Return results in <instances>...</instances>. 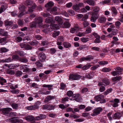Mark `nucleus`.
Instances as JSON below:
<instances>
[{
    "mask_svg": "<svg viewBox=\"0 0 123 123\" xmlns=\"http://www.w3.org/2000/svg\"><path fill=\"white\" fill-rule=\"evenodd\" d=\"M102 82H99L98 84V86H100L101 85H104L105 86L106 85H109L110 82L109 79L107 78H104L102 80Z\"/></svg>",
    "mask_w": 123,
    "mask_h": 123,
    "instance_id": "20e7f679",
    "label": "nucleus"
},
{
    "mask_svg": "<svg viewBox=\"0 0 123 123\" xmlns=\"http://www.w3.org/2000/svg\"><path fill=\"white\" fill-rule=\"evenodd\" d=\"M64 26L66 28H68L70 26V24L68 22H65L64 23Z\"/></svg>",
    "mask_w": 123,
    "mask_h": 123,
    "instance_id": "8fccbe9b",
    "label": "nucleus"
},
{
    "mask_svg": "<svg viewBox=\"0 0 123 123\" xmlns=\"http://www.w3.org/2000/svg\"><path fill=\"white\" fill-rule=\"evenodd\" d=\"M121 113L119 112H117L115 113L113 115V117L114 119H119L122 117Z\"/></svg>",
    "mask_w": 123,
    "mask_h": 123,
    "instance_id": "dca6fc26",
    "label": "nucleus"
},
{
    "mask_svg": "<svg viewBox=\"0 0 123 123\" xmlns=\"http://www.w3.org/2000/svg\"><path fill=\"white\" fill-rule=\"evenodd\" d=\"M25 4L27 5H29L30 6H32L33 9H35L36 7V5L33 1L31 0H29L26 1L25 3Z\"/></svg>",
    "mask_w": 123,
    "mask_h": 123,
    "instance_id": "0eeeda50",
    "label": "nucleus"
},
{
    "mask_svg": "<svg viewBox=\"0 0 123 123\" xmlns=\"http://www.w3.org/2000/svg\"><path fill=\"white\" fill-rule=\"evenodd\" d=\"M111 10L112 14L115 16L116 15L117 13V11L116 8L114 7H113L111 8Z\"/></svg>",
    "mask_w": 123,
    "mask_h": 123,
    "instance_id": "cd10ccee",
    "label": "nucleus"
},
{
    "mask_svg": "<svg viewBox=\"0 0 123 123\" xmlns=\"http://www.w3.org/2000/svg\"><path fill=\"white\" fill-rule=\"evenodd\" d=\"M43 28H45L42 31L46 33L52 31L53 29L57 30L59 28V27L58 25L54 24H52L50 26L48 24H46L43 25Z\"/></svg>",
    "mask_w": 123,
    "mask_h": 123,
    "instance_id": "f257e3e1",
    "label": "nucleus"
},
{
    "mask_svg": "<svg viewBox=\"0 0 123 123\" xmlns=\"http://www.w3.org/2000/svg\"><path fill=\"white\" fill-rule=\"evenodd\" d=\"M98 18H95L94 16H92L90 18L91 21L93 22H95L96 21V20Z\"/></svg>",
    "mask_w": 123,
    "mask_h": 123,
    "instance_id": "bf43d9fd",
    "label": "nucleus"
},
{
    "mask_svg": "<svg viewBox=\"0 0 123 123\" xmlns=\"http://www.w3.org/2000/svg\"><path fill=\"white\" fill-rule=\"evenodd\" d=\"M25 49L27 50H31L32 49V47L29 44H27L25 47Z\"/></svg>",
    "mask_w": 123,
    "mask_h": 123,
    "instance_id": "0e129e2a",
    "label": "nucleus"
},
{
    "mask_svg": "<svg viewBox=\"0 0 123 123\" xmlns=\"http://www.w3.org/2000/svg\"><path fill=\"white\" fill-rule=\"evenodd\" d=\"M44 21L46 23H50L53 22V19L52 17H48L45 19Z\"/></svg>",
    "mask_w": 123,
    "mask_h": 123,
    "instance_id": "f3484780",
    "label": "nucleus"
},
{
    "mask_svg": "<svg viewBox=\"0 0 123 123\" xmlns=\"http://www.w3.org/2000/svg\"><path fill=\"white\" fill-rule=\"evenodd\" d=\"M98 13L93 12H92V16H94L95 17V18H98Z\"/></svg>",
    "mask_w": 123,
    "mask_h": 123,
    "instance_id": "603ef678",
    "label": "nucleus"
},
{
    "mask_svg": "<svg viewBox=\"0 0 123 123\" xmlns=\"http://www.w3.org/2000/svg\"><path fill=\"white\" fill-rule=\"evenodd\" d=\"M45 118V116L42 114H40L39 116L35 118V119L36 120H39Z\"/></svg>",
    "mask_w": 123,
    "mask_h": 123,
    "instance_id": "412c9836",
    "label": "nucleus"
},
{
    "mask_svg": "<svg viewBox=\"0 0 123 123\" xmlns=\"http://www.w3.org/2000/svg\"><path fill=\"white\" fill-rule=\"evenodd\" d=\"M73 9L77 12H78L80 11V8L77 4L74 5L73 6Z\"/></svg>",
    "mask_w": 123,
    "mask_h": 123,
    "instance_id": "473e14b6",
    "label": "nucleus"
},
{
    "mask_svg": "<svg viewBox=\"0 0 123 123\" xmlns=\"http://www.w3.org/2000/svg\"><path fill=\"white\" fill-rule=\"evenodd\" d=\"M6 39V37L0 39V43H1V45H4L6 43L5 41Z\"/></svg>",
    "mask_w": 123,
    "mask_h": 123,
    "instance_id": "a878e982",
    "label": "nucleus"
},
{
    "mask_svg": "<svg viewBox=\"0 0 123 123\" xmlns=\"http://www.w3.org/2000/svg\"><path fill=\"white\" fill-rule=\"evenodd\" d=\"M22 74V72L20 71H18L16 72L15 75L17 77L20 76Z\"/></svg>",
    "mask_w": 123,
    "mask_h": 123,
    "instance_id": "09e8293b",
    "label": "nucleus"
},
{
    "mask_svg": "<svg viewBox=\"0 0 123 123\" xmlns=\"http://www.w3.org/2000/svg\"><path fill=\"white\" fill-rule=\"evenodd\" d=\"M86 2L90 6H93L95 5V2L93 0H87Z\"/></svg>",
    "mask_w": 123,
    "mask_h": 123,
    "instance_id": "bb28decb",
    "label": "nucleus"
},
{
    "mask_svg": "<svg viewBox=\"0 0 123 123\" xmlns=\"http://www.w3.org/2000/svg\"><path fill=\"white\" fill-rule=\"evenodd\" d=\"M80 77V76L79 74H71L69 75V79H71L73 80H76L79 79Z\"/></svg>",
    "mask_w": 123,
    "mask_h": 123,
    "instance_id": "6e6552de",
    "label": "nucleus"
},
{
    "mask_svg": "<svg viewBox=\"0 0 123 123\" xmlns=\"http://www.w3.org/2000/svg\"><path fill=\"white\" fill-rule=\"evenodd\" d=\"M102 110V108L100 107L96 108L93 110V113L91 115L92 116H96L99 114Z\"/></svg>",
    "mask_w": 123,
    "mask_h": 123,
    "instance_id": "39448f33",
    "label": "nucleus"
},
{
    "mask_svg": "<svg viewBox=\"0 0 123 123\" xmlns=\"http://www.w3.org/2000/svg\"><path fill=\"white\" fill-rule=\"evenodd\" d=\"M63 45L64 47L66 48H68L71 47V45L68 42H65L63 43Z\"/></svg>",
    "mask_w": 123,
    "mask_h": 123,
    "instance_id": "7c9ffc66",
    "label": "nucleus"
},
{
    "mask_svg": "<svg viewBox=\"0 0 123 123\" xmlns=\"http://www.w3.org/2000/svg\"><path fill=\"white\" fill-rule=\"evenodd\" d=\"M92 30L91 28L89 27H88L87 28L86 30V32L87 33H90L91 32Z\"/></svg>",
    "mask_w": 123,
    "mask_h": 123,
    "instance_id": "338daca9",
    "label": "nucleus"
},
{
    "mask_svg": "<svg viewBox=\"0 0 123 123\" xmlns=\"http://www.w3.org/2000/svg\"><path fill=\"white\" fill-rule=\"evenodd\" d=\"M60 32L59 31H57L55 32L52 34V36L54 37H55L59 35Z\"/></svg>",
    "mask_w": 123,
    "mask_h": 123,
    "instance_id": "c03bdc74",
    "label": "nucleus"
},
{
    "mask_svg": "<svg viewBox=\"0 0 123 123\" xmlns=\"http://www.w3.org/2000/svg\"><path fill=\"white\" fill-rule=\"evenodd\" d=\"M18 8L21 12H24L25 11V7L24 5L21 4L19 6Z\"/></svg>",
    "mask_w": 123,
    "mask_h": 123,
    "instance_id": "393cba45",
    "label": "nucleus"
},
{
    "mask_svg": "<svg viewBox=\"0 0 123 123\" xmlns=\"http://www.w3.org/2000/svg\"><path fill=\"white\" fill-rule=\"evenodd\" d=\"M11 14L13 17L17 16V11H14L13 12H11Z\"/></svg>",
    "mask_w": 123,
    "mask_h": 123,
    "instance_id": "13d9d810",
    "label": "nucleus"
},
{
    "mask_svg": "<svg viewBox=\"0 0 123 123\" xmlns=\"http://www.w3.org/2000/svg\"><path fill=\"white\" fill-rule=\"evenodd\" d=\"M92 8L93 9V12L98 13L99 10V8L97 6L92 7Z\"/></svg>",
    "mask_w": 123,
    "mask_h": 123,
    "instance_id": "e433bc0d",
    "label": "nucleus"
},
{
    "mask_svg": "<svg viewBox=\"0 0 123 123\" xmlns=\"http://www.w3.org/2000/svg\"><path fill=\"white\" fill-rule=\"evenodd\" d=\"M94 99L97 101H101L100 103H105V100L104 99V96L102 95H99L95 97Z\"/></svg>",
    "mask_w": 123,
    "mask_h": 123,
    "instance_id": "7ed1b4c3",
    "label": "nucleus"
},
{
    "mask_svg": "<svg viewBox=\"0 0 123 123\" xmlns=\"http://www.w3.org/2000/svg\"><path fill=\"white\" fill-rule=\"evenodd\" d=\"M91 66V65H90L86 64L83 67L82 69L83 70H86L89 68Z\"/></svg>",
    "mask_w": 123,
    "mask_h": 123,
    "instance_id": "58836bf2",
    "label": "nucleus"
},
{
    "mask_svg": "<svg viewBox=\"0 0 123 123\" xmlns=\"http://www.w3.org/2000/svg\"><path fill=\"white\" fill-rule=\"evenodd\" d=\"M41 15L44 17H47L50 16V14L48 12H43L41 13Z\"/></svg>",
    "mask_w": 123,
    "mask_h": 123,
    "instance_id": "f704fd0d",
    "label": "nucleus"
},
{
    "mask_svg": "<svg viewBox=\"0 0 123 123\" xmlns=\"http://www.w3.org/2000/svg\"><path fill=\"white\" fill-rule=\"evenodd\" d=\"M73 98L76 101L80 102L81 101L82 99L79 94H74L73 96Z\"/></svg>",
    "mask_w": 123,
    "mask_h": 123,
    "instance_id": "1a4fd4ad",
    "label": "nucleus"
},
{
    "mask_svg": "<svg viewBox=\"0 0 123 123\" xmlns=\"http://www.w3.org/2000/svg\"><path fill=\"white\" fill-rule=\"evenodd\" d=\"M12 110V109L11 108H7L3 109L2 110V111L4 114L6 115L8 114Z\"/></svg>",
    "mask_w": 123,
    "mask_h": 123,
    "instance_id": "4468645a",
    "label": "nucleus"
},
{
    "mask_svg": "<svg viewBox=\"0 0 123 123\" xmlns=\"http://www.w3.org/2000/svg\"><path fill=\"white\" fill-rule=\"evenodd\" d=\"M101 86L99 89V91L100 92H102L104 91L105 90V86L104 85H101Z\"/></svg>",
    "mask_w": 123,
    "mask_h": 123,
    "instance_id": "864d4df0",
    "label": "nucleus"
},
{
    "mask_svg": "<svg viewBox=\"0 0 123 123\" xmlns=\"http://www.w3.org/2000/svg\"><path fill=\"white\" fill-rule=\"evenodd\" d=\"M12 58L13 60H17L19 61L20 57L18 55H14L12 56Z\"/></svg>",
    "mask_w": 123,
    "mask_h": 123,
    "instance_id": "37998d69",
    "label": "nucleus"
},
{
    "mask_svg": "<svg viewBox=\"0 0 123 123\" xmlns=\"http://www.w3.org/2000/svg\"><path fill=\"white\" fill-rule=\"evenodd\" d=\"M9 51L8 49L5 47L1 48L0 49V52L1 53L7 52Z\"/></svg>",
    "mask_w": 123,
    "mask_h": 123,
    "instance_id": "c85d7f7f",
    "label": "nucleus"
},
{
    "mask_svg": "<svg viewBox=\"0 0 123 123\" xmlns=\"http://www.w3.org/2000/svg\"><path fill=\"white\" fill-rule=\"evenodd\" d=\"M38 57L40 60L44 61L46 58L45 54L43 52H41L38 55Z\"/></svg>",
    "mask_w": 123,
    "mask_h": 123,
    "instance_id": "423d86ee",
    "label": "nucleus"
},
{
    "mask_svg": "<svg viewBox=\"0 0 123 123\" xmlns=\"http://www.w3.org/2000/svg\"><path fill=\"white\" fill-rule=\"evenodd\" d=\"M111 70L110 68H103L102 70V71L104 72H109Z\"/></svg>",
    "mask_w": 123,
    "mask_h": 123,
    "instance_id": "4d7b16f0",
    "label": "nucleus"
},
{
    "mask_svg": "<svg viewBox=\"0 0 123 123\" xmlns=\"http://www.w3.org/2000/svg\"><path fill=\"white\" fill-rule=\"evenodd\" d=\"M93 59V57L91 55H89L86 57H82L80 58V61L81 62L85 60L90 61L91 59Z\"/></svg>",
    "mask_w": 123,
    "mask_h": 123,
    "instance_id": "f8f14e48",
    "label": "nucleus"
},
{
    "mask_svg": "<svg viewBox=\"0 0 123 123\" xmlns=\"http://www.w3.org/2000/svg\"><path fill=\"white\" fill-rule=\"evenodd\" d=\"M37 25V24L35 21L32 22L30 23V26L31 27H36Z\"/></svg>",
    "mask_w": 123,
    "mask_h": 123,
    "instance_id": "49530a36",
    "label": "nucleus"
},
{
    "mask_svg": "<svg viewBox=\"0 0 123 123\" xmlns=\"http://www.w3.org/2000/svg\"><path fill=\"white\" fill-rule=\"evenodd\" d=\"M92 73H90L89 74H86V77L88 79H91L92 78Z\"/></svg>",
    "mask_w": 123,
    "mask_h": 123,
    "instance_id": "72a5a7b5",
    "label": "nucleus"
},
{
    "mask_svg": "<svg viewBox=\"0 0 123 123\" xmlns=\"http://www.w3.org/2000/svg\"><path fill=\"white\" fill-rule=\"evenodd\" d=\"M66 111L67 112L72 111L74 114H75L74 112V111L73 108L68 107L66 109Z\"/></svg>",
    "mask_w": 123,
    "mask_h": 123,
    "instance_id": "680f3d73",
    "label": "nucleus"
},
{
    "mask_svg": "<svg viewBox=\"0 0 123 123\" xmlns=\"http://www.w3.org/2000/svg\"><path fill=\"white\" fill-rule=\"evenodd\" d=\"M11 92L13 94H18L19 92V91L18 89H14L11 90Z\"/></svg>",
    "mask_w": 123,
    "mask_h": 123,
    "instance_id": "de8ad7c7",
    "label": "nucleus"
},
{
    "mask_svg": "<svg viewBox=\"0 0 123 123\" xmlns=\"http://www.w3.org/2000/svg\"><path fill=\"white\" fill-rule=\"evenodd\" d=\"M54 3L52 1H50L47 3L46 5L45 6L46 7H52L53 6Z\"/></svg>",
    "mask_w": 123,
    "mask_h": 123,
    "instance_id": "c756f323",
    "label": "nucleus"
},
{
    "mask_svg": "<svg viewBox=\"0 0 123 123\" xmlns=\"http://www.w3.org/2000/svg\"><path fill=\"white\" fill-rule=\"evenodd\" d=\"M122 77L121 76H116L113 77L112 78V80L114 82L118 80H120L121 79Z\"/></svg>",
    "mask_w": 123,
    "mask_h": 123,
    "instance_id": "2f4dec72",
    "label": "nucleus"
},
{
    "mask_svg": "<svg viewBox=\"0 0 123 123\" xmlns=\"http://www.w3.org/2000/svg\"><path fill=\"white\" fill-rule=\"evenodd\" d=\"M43 61L40 60L38 61L35 62V64L38 68H40L42 67L43 66Z\"/></svg>",
    "mask_w": 123,
    "mask_h": 123,
    "instance_id": "6ab92c4d",
    "label": "nucleus"
},
{
    "mask_svg": "<svg viewBox=\"0 0 123 123\" xmlns=\"http://www.w3.org/2000/svg\"><path fill=\"white\" fill-rule=\"evenodd\" d=\"M24 118L29 122L35 119L34 117L32 115H31L26 116Z\"/></svg>",
    "mask_w": 123,
    "mask_h": 123,
    "instance_id": "9d476101",
    "label": "nucleus"
},
{
    "mask_svg": "<svg viewBox=\"0 0 123 123\" xmlns=\"http://www.w3.org/2000/svg\"><path fill=\"white\" fill-rule=\"evenodd\" d=\"M5 10V8L4 6H2L0 9V13H1L4 12Z\"/></svg>",
    "mask_w": 123,
    "mask_h": 123,
    "instance_id": "e2e57ef3",
    "label": "nucleus"
},
{
    "mask_svg": "<svg viewBox=\"0 0 123 123\" xmlns=\"http://www.w3.org/2000/svg\"><path fill=\"white\" fill-rule=\"evenodd\" d=\"M38 42L36 40H34L32 42L29 43V44L31 45H35L38 44Z\"/></svg>",
    "mask_w": 123,
    "mask_h": 123,
    "instance_id": "a18cd8bd",
    "label": "nucleus"
},
{
    "mask_svg": "<svg viewBox=\"0 0 123 123\" xmlns=\"http://www.w3.org/2000/svg\"><path fill=\"white\" fill-rule=\"evenodd\" d=\"M18 23L19 25L21 26L23 25V21L21 19H19L18 20Z\"/></svg>",
    "mask_w": 123,
    "mask_h": 123,
    "instance_id": "3c124183",
    "label": "nucleus"
},
{
    "mask_svg": "<svg viewBox=\"0 0 123 123\" xmlns=\"http://www.w3.org/2000/svg\"><path fill=\"white\" fill-rule=\"evenodd\" d=\"M111 73L113 76H115L119 74V73L118 72L116 71H113L111 72Z\"/></svg>",
    "mask_w": 123,
    "mask_h": 123,
    "instance_id": "6e6d98bb",
    "label": "nucleus"
},
{
    "mask_svg": "<svg viewBox=\"0 0 123 123\" xmlns=\"http://www.w3.org/2000/svg\"><path fill=\"white\" fill-rule=\"evenodd\" d=\"M12 21L7 20L5 21V24L6 26H11L12 24Z\"/></svg>",
    "mask_w": 123,
    "mask_h": 123,
    "instance_id": "ea45409f",
    "label": "nucleus"
},
{
    "mask_svg": "<svg viewBox=\"0 0 123 123\" xmlns=\"http://www.w3.org/2000/svg\"><path fill=\"white\" fill-rule=\"evenodd\" d=\"M55 97L53 96L49 95L44 100V102H48L49 101L55 98Z\"/></svg>",
    "mask_w": 123,
    "mask_h": 123,
    "instance_id": "a211bd4d",
    "label": "nucleus"
},
{
    "mask_svg": "<svg viewBox=\"0 0 123 123\" xmlns=\"http://www.w3.org/2000/svg\"><path fill=\"white\" fill-rule=\"evenodd\" d=\"M35 21L39 28H41L42 27L41 26L43 25L42 24L43 21V18L42 17H39L35 18Z\"/></svg>",
    "mask_w": 123,
    "mask_h": 123,
    "instance_id": "f03ea898",
    "label": "nucleus"
},
{
    "mask_svg": "<svg viewBox=\"0 0 123 123\" xmlns=\"http://www.w3.org/2000/svg\"><path fill=\"white\" fill-rule=\"evenodd\" d=\"M68 12L70 16H72L74 15V11L72 10H68Z\"/></svg>",
    "mask_w": 123,
    "mask_h": 123,
    "instance_id": "69168bd1",
    "label": "nucleus"
},
{
    "mask_svg": "<svg viewBox=\"0 0 123 123\" xmlns=\"http://www.w3.org/2000/svg\"><path fill=\"white\" fill-rule=\"evenodd\" d=\"M106 20V18L104 17L101 16L98 19V21L100 23L104 22Z\"/></svg>",
    "mask_w": 123,
    "mask_h": 123,
    "instance_id": "5701e85b",
    "label": "nucleus"
},
{
    "mask_svg": "<svg viewBox=\"0 0 123 123\" xmlns=\"http://www.w3.org/2000/svg\"><path fill=\"white\" fill-rule=\"evenodd\" d=\"M38 108V106L36 105H34L26 107L25 108L28 110H32Z\"/></svg>",
    "mask_w": 123,
    "mask_h": 123,
    "instance_id": "4be33fe9",
    "label": "nucleus"
},
{
    "mask_svg": "<svg viewBox=\"0 0 123 123\" xmlns=\"http://www.w3.org/2000/svg\"><path fill=\"white\" fill-rule=\"evenodd\" d=\"M28 67V66L26 65H22L20 67V69H23V72H27L30 70Z\"/></svg>",
    "mask_w": 123,
    "mask_h": 123,
    "instance_id": "ddd939ff",
    "label": "nucleus"
},
{
    "mask_svg": "<svg viewBox=\"0 0 123 123\" xmlns=\"http://www.w3.org/2000/svg\"><path fill=\"white\" fill-rule=\"evenodd\" d=\"M6 80L3 78L2 77H1V79H0V83L2 85H4V83H6Z\"/></svg>",
    "mask_w": 123,
    "mask_h": 123,
    "instance_id": "79ce46f5",
    "label": "nucleus"
},
{
    "mask_svg": "<svg viewBox=\"0 0 123 123\" xmlns=\"http://www.w3.org/2000/svg\"><path fill=\"white\" fill-rule=\"evenodd\" d=\"M55 20L58 22L60 25H62L63 22L62 21V19L61 17L59 16H56L55 17Z\"/></svg>",
    "mask_w": 123,
    "mask_h": 123,
    "instance_id": "aec40b11",
    "label": "nucleus"
},
{
    "mask_svg": "<svg viewBox=\"0 0 123 123\" xmlns=\"http://www.w3.org/2000/svg\"><path fill=\"white\" fill-rule=\"evenodd\" d=\"M58 9H60L59 8H58L56 7H54L52 8L50 11V12L51 14H52L54 15H56L58 14L57 11Z\"/></svg>",
    "mask_w": 123,
    "mask_h": 123,
    "instance_id": "9b49d317",
    "label": "nucleus"
},
{
    "mask_svg": "<svg viewBox=\"0 0 123 123\" xmlns=\"http://www.w3.org/2000/svg\"><path fill=\"white\" fill-rule=\"evenodd\" d=\"M11 106L13 109H17L18 107V104L15 103H12L11 105Z\"/></svg>",
    "mask_w": 123,
    "mask_h": 123,
    "instance_id": "c9c22d12",
    "label": "nucleus"
},
{
    "mask_svg": "<svg viewBox=\"0 0 123 123\" xmlns=\"http://www.w3.org/2000/svg\"><path fill=\"white\" fill-rule=\"evenodd\" d=\"M19 61L22 62L26 63L28 62V60L27 58L23 57L21 58H20Z\"/></svg>",
    "mask_w": 123,
    "mask_h": 123,
    "instance_id": "b1692460",
    "label": "nucleus"
},
{
    "mask_svg": "<svg viewBox=\"0 0 123 123\" xmlns=\"http://www.w3.org/2000/svg\"><path fill=\"white\" fill-rule=\"evenodd\" d=\"M112 90V89L111 88L108 89L103 93L105 95H106L109 93L111 92Z\"/></svg>",
    "mask_w": 123,
    "mask_h": 123,
    "instance_id": "4c0bfd02",
    "label": "nucleus"
},
{
    "mask_svg": "<svg viewBox=\"0 0 123 123\" xmlns=\"http://www.w3.org/2000/svg\"><path fill=\"white\" fill-rule=\"evenodd\" d=\"M88 39L87 37H83L81 38V39L82 42H85L87 41Z\"/></svg>",
    "mask_w": 123,
    "mask_h": 123,
    "instance_id": "052dcab7",
    "label": "nucleus"
},
{
    "mask_svg": "<svg viewBox=\"0 0 123 123\" xmlns=\"http://www.w3.org/2000/svg\"><path fill=\"white\" fill-rule=\"evenodd\" d=\"M98 63L100 64L103 65L107 64L108 63V62L106 61H101L99 62Z\"/></svg>",
    "mask_w": 123,
    "mask_h": 123,
    "instance_id": "774afa93",
    "label": "nucleus"
},
{
    "mask_svg": "<svg viewBox=\"0 0 123 123\" xmlns=\"http://www.w3.org/2000/svg\"><path fill=\"white\" fill-rule=\"evenodd\" d=\"M116 70L118 71H117L118 72H122L123 70V69L122 68H121L120 67H117L115 69Z\"/></svg>",
    "mask_w": 123,
    "mask_h": 123,
    "instance_id": "5fc2aeb1",
    "label": "nucleus"
},
{
    "mask_svg": "<svg viewBox=\"0 0 123 123\" xmlns=\"http://www.w3.org/2000/svg\"><path fill=\"white\" fill-rule=\"evenodd\" d=\"M11 123H17L20 122V123H24L23 120L20 119H15V118H11Z\"/></svg>",
    "mask_w": 123,
    "mask_h": 123,
    "instance_id": "2eb2a0df",
    "label": "nucleus"
},
{
    "mask_svg": "<svg viewBox=\"0 0 123 123\" xmlns=\"http://www.w3.org/2000/svg\"><path fill=\"white\" fill-rule=\"evenodd\" d=\"M82 24L84 27L85 28L89 25V23L87 21H84V22L82 23Z\"/></svg>",
    "mask_w": 123,
    "mask_h": 123,
    "instance_id": "a19ab883",
    "label": "nucleus"
}]
</instances>
